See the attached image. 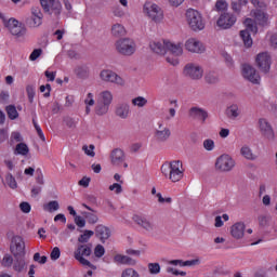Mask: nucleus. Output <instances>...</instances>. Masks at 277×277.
I'll use <instances>...</instances> for the list:
<instances>
[{"label":"nucleus","instance_id":"nucleus-3","mask_svg":"<svg viewBox=\"0 0 277 277\" xmlns=\"http://www.w3.org/2000/svg\"><path fill=\"white\" fill-rule=\"evenodd\" d=\"M185 21L192 31H205V27H207L202 13L193 8L186 10Z\"/></svg>","mask_w":277,"mask_h":277},{"label":"nucleus","instance_id":"nucleus-35","mask_svg":"<svg viewBox=\"0 0 277 277\" xmlns=\"http://www.w3.org/2000/svg\"><path fill=\"white\" fill-rule=\"evenodd\" d=\"M43 211H47L48 213H55V211H60V202L57 200H52L43 205Z\"/></svg>","mask_w":277,"mask_h":277},{"label":"nucleus","instance_id":"nucleus-11","mask_svg":"<svg viewBox=\"0 0 277 277\" xmlns=\"http://www.w3.org/2000/svg\"><path fill=\"white\" fill-rule=\"evenodd\" d=\"M183 75L193 81H200L205 77V68L198 63H187L184 66Z\"/></svg>","mask_w":277,"mask_h":277},{"label":"nucleus","instance_id":"nucleus-40","mask_svg":"<svg viewBox=\"0 0 277 277\" xmlns=\"http://www.w3.org/2000/svg\"><path fill=\"white\" fill-rule=\"evenodd\" d=\"M202 147L207 153H213L215 150V141L213 138H206L202 142Z\"/></svg>","mask_w":277,"mask_h":277},{"label":"nucleus","instance_id":"nucleus-30","mask_svg":"<svg viewBox=\"0 0 277 277\" xmlns=\"http://www.w3.org/2000/svg\"><path fill=\"white\" fill-rule=\"evenodd\" d=\"M95 233L98 239H101V241L103 242L107 241V239L111 237V232L109 230V228L105 227L104 225H97Z\"/></svg>","mask_w":277,"mask_h":277},{"label":"nucleus","instance_id":"nucleus-2","mask_svg":"<svg viewBox=\"0 0 277 277\" xmlns=\"http://www.w3.org/2000/svg\"><path fill=\"white\" fill-rule=\"evenodd\" d=\"M160 170L164 179H168L171 183H180L185 176V167L181 160L166 162L161 166Z\"/></svg>","mask_w":277,"mask_h":277},{"label":"nucleus","instance_id":"nucleus-4","mask_svg":"<svg viewBox=\"0 0 277 277\" xmlns=\"http://www.w3.org/2000/svg\"><path fill=\"white\" fill-rule=\"evenodd\" d=\"M0 19L2 21L4 27L9 29L10 34L17 38V40H24L25 36H27V28L23 26L16 18H5V14L0 12Z\"/></svg>","mask_w":277,"mask_h":277},{"label":"nucleus","instance_id":"nucleus-56","mask_svg":"<svg viewBox=\"0 0 277 277\" xmlns=\"http://www.w3.org/2000/svg\"><path fill=\"white\" fill-rule=\"evenodd\" d=\"M83 215L87 217L89 224H96L98 222V216L94 213L84 212Z\"/></svg>","mask_w":277,"mask_h":277},{"label":"nucleus","instance_id":"nucleus-32","mask_svg":"<svg viewBox=\"0 0 277 277\" xmlns=\"http://www.w3.org/2000/svg\"><path fill=\"white\" fill-rule=\"evenodd\" d=\"M27 267V262L25 261V255L15 256V261L13 263V269L15 272H23Z\"/></svg>","mask_w":277,"mask_h":277},{"label":"nucleus","instance_id":"nucleus-7","mask_svg":"<svg viewBox=\"0 0 277 277\" xmlns=\"http://www.w3.org/2000/svg\"><path fill=\"white\" fill-rule=\"evenodd\" d=\"M92 254V247L90 245H79L74 251V259L83 265V267H90V269H96V266L88 261V256Z\"/></svg>","mask_w":277,"mask_h":277},{"label":"nucleus","instance_id":"nucleus-54","mask_svg":"<svg viewBox=\"0 0 277 277\" xmlns=\"http://www.w3.org/2000/svg\"><path fill=\"white\" fill-rule=\"evenodd\" d=\"M12 263H14V258L10 254H5L2 259L3 267H12Z\"/></svg>","mask_w":277,"mask_h":277},{"label":"nucleus","instance_id":"nucleus-33","mask_svg":"<svg viewBox=\"0 0 277 277\" xmlns=\"http://www.w3.org/2000/svg\"><path fill=\"white\" fill-rule=\"evenodd\" d=\"M114 261L115 263H119V265H135V260L131 259L129 255L117 254Z\"/></svg>","mask_w":277,"mask_h":277},{"label":"nucleus","instance_id":"nucleus-36","mask_svg":"<svg viewBox=\"0 0 277 277\" xmlns=\"http://www.w3.org/2000/svg\"><path fill=\"white\" fill-rule=\"evenodd\" d=\"M131 103L133 107H138V109H142L143 107H146L148 105V98L144 96H136L132 98Z\"/></svg>","mask_w":277,"mask_h":277},{"label":"nucleus","instance_id":"nucleus-39","mask_svg":"<svg viewBox=\"0 0 277 277\" xmlns=\"http://www.w3.org/2000/svg\"><path fill=\"white\" fill-rule=\"evenodd\" d=\"M181 55H174L172 53H168L166 54V62H168L170 64V66H179V64H181V60H180Z\"/></svg>","mask_w":277,"mask_h":277},{"label":"nucleus","instance_id":"nucleus-5","mask_svg":"<svg viewBox=\"0 0 277 277\" xmlns=\"http://www.w3.org/2000/svg\"><path fill=\"white\" fill-rule=\"evenodd\" d=\"M114 103V92L104 90L97 95V105L95 106V114L97 116H105L109 113V107Z\"/></svg>","mask_w":277,"mask_h":277},{"label":"nucleus","instance_id":"nucleus-50","mask_svg":"<svg viewBox=\"0 0 277 277\" xmlns=\"http://www.w3.org/2000/svg\"><path fill=\"white\" fill-rule=\"evenodd\" d=\"M148 271L150 274L157 275L161 272V265L159 263H149Z\"/></svg>","mask_w":277,"mask_h":277},{"label":"nucleus","instance_id":"nucleus-46","mask_svg":"<svg viewBox=\"0 0 277 277\" xmlns=\"http://www.w3.org/2000/svg\"><path fill=\"white\" fill-rule=\"evenodd\" d=\"M94 145H83L82 150L87 155V157H96V153L94 151Z\"/></svg>","mask_w":277,"mask_h":277},{"label":"nucleus","instance_id":"nucleus-53","mask_svg":"<svg viewBox=\"0 0 277 277\" xmlns=\"http://www.w3.org/2000/svg\"><path fill=\"white\" fill-rule=\"evenodd\" d=\"M109 192H113V194L119 195L122 194V185L119 183H114L108 187Z\"/></svg>","mask_w":277,"mask_h":277},{"label":"nucleus","instance_id":"nucleus-8","mask_svg":"<svg viewBox=\"0 0 277 277\" xmlns=\"http://www.w3.org/2000/svg\"><path fill=\"white\" fill-rule=\"evenodd\" d=\"M143 14L154 21V23H162L163 22V9L159 6V4L147 1L143 5Z\"/></svg>","mask_w":277,"mask_h":277},{"label":"nucleus","instance_id":"nucleus-45","mask_svg":"<svg viewBox=\"0 0 277 277\" xmlns=\"http://www.w3.org/2000/svg\"><path fill=\"white\" fill-rule=\"evenodd\" d=\"M121 277H140V273L135 268H126L122 271Z\"/></svg>","mask_w":277,"mask_h":277},{"label":"nucleus","instance_id":"nucleus-51","mask_svg":"<svg viewBox=\"0 0 277 277\" xmlns=\"http://www.w3.org/2000/svg\"><path fill=\"white\" fill-rule=\"evenodd\" d=\"M156 198L158 199V202L160 205H170V202H172L171 197H163V195H161V193H157Z\"/></svg>","mask_w":277,"mask_h":277},{"label":"nucleus","instance_id":"nucleus-28","mask_svg":"<svg viewBox=\"0 0 277 277\" xmlns=\"http://www.w3.org/2000/svg\"><path fill=\"white\" fill-rule=\"evenodd\" d=\"M240 155L243 157V159H247V161H256V159H259V156L254 154L252 148L248 145H243L240 148Z\"/></svg>","mask_w":277,"mask_h":277},{"label":"nucleus","instance_id":"nucleus-22","mask_svg":"<svg viewBox=\"0 0 277 277\" xmlns=\"http://www.w3.org/2000/svg\"><path fill=\"white\" fill-rule=\"evenodd\" d=\"M168 40L169 39H160V40H154L149 42V49L153 51V53H156L157 55L166 56L168 55Z\"/></svg>","mask_w":277,"mask_h":277},{"label":"nucleus","instance_id":"nucleus-10","mask_svg":"<svg viewBox=\"0 0 277 277\" xmlns=\"http://www.w3.org/2000/svg\"><path fill=\"white\" fill-rule=\"evenodd\" d=\"M258 129L268 144H274L276 142V131L274 130V126L272 122L265 118H260L258 120Z\"/></svg>","mask_w":277,"mask_h":277},{"label":"nucleus","instance_id":"nucleus-9","mask_svg":"<svg viewBox=\"0 0 277 277\" xmlns=\"http://www.w3.org/2000/svg\"><path fill=\"white\" fill-rule=\"evenodd\" d=\"M237 167V161L229 154H222L215 160L214 168L217 172L228 173L233 172L234 168Z\"/></svg>","mask_w":277,"mask_h":277},{"label":"nucleus","instance_id":"nucleus-24","mask_svg":"<svg viewBox=\"0 0 277 277\" xmlns=\"http://www.w3.org/2000/svg\"><path fill=\"white\" fill-rule=\"evenodd\" d=\"M42 11L40 10V8L35 6L31 9V16L28 19V24L30 27H40V25H42Z\"/></svg>","mask_w":277,"mask_h":277},{"label":"nucleus","instance_id":"nucleus-37","mask_svg":"<svg viewBox=\"0 0 277 277\" xmlns=\"http://www.w3.org/2000/svg\"><path fill=\"white\" fill-rule=\"evenodd\" d=\"M111 34L117 38H120V36H124V34H127V29L122 24H115L111 27Z\"/></svg>","mask_w":277,"mask_h":277},{"label":"nucleus","instance_id":"nucleus-21","mask_svg":"<svg viewBox=\"0 0 277 277\" xmlns=\"http://www.w3.org/2000/svg\"><path fill=\"white\" fill-rule=\"evenodd\" d=\"M229 235L232 239H236V241L243 239V237H246V223L243 221L234 223L229 227Z\"/></svg>","mask_w":277,"mask_h":277},{"label":"nucleus","instance_id":"nucleus-23","mask_svg":"<svg viewBox=\"0 0 277 277\" xmlns=\"http://www.w3.org/2000/svg\"><path fill=\"white\" fill-rule=\"evenodd\" d=\"M41 6L50 14H60L62 12V3L60 0H40Z\"/></svg>","mask_w":277,"mask_h":277},{"label":"nucleus","instance_id":"nucleus-55","mask_svg":"<svg viewBox=\"0 0 277 277\" xmlns=\"http://www.w3.org/2000/svg\"><path fill=\"white\" fill-rule=\"evenodd\" d=\"M74 222H75L76 226H78V228H85V219H83V216L76 215L74 217Z\"/></svg>","mask_w":277,"mask_h":277},{"label":"nucleus","instance_id":"nucleus-6","mask_svg":"<svg viewBox=\"0 0 277 277\" xmlns=\"http://www.w3.org/2000/svg\"><path fill=\"white\" fill-rule=\"evenodd\" d=\"M98 79L102 81V83H113L119 88H124L127 85V80L118 75V72L109 68L100 70Z\"/></svg>","mask_w":277,"mask_h":277},{"label":"nucleus","instance_id":"nucleus-25","mask_svg":"<svg viewBox=\"0 0 277 277\" xmlns=\"http://www.w3.org/2000/svg\"><path fill=\"white\" fill-rule=\"evenodd\" d=\"M115 116L120 120H127L131 116V106L127 103L118 104L115 108Z\"/></svg>","mask_w":277,"mask_h":277},{"label":"nucleus","instance_id":"nucleus-1","mask_svg":"<svg viewBox=\"0 0 277 277\" xmlns=\"http://www.w3.org/2000/svg\"><path fill=\"white\" fill-rule=\"evenodd\" d=\"M251 17H246L243 21V25L246 29L240 30L239 36L247 49H250L252 44H254V41L252 40L251 34H259V25L260 27H267L269 25V15L261 10V9H254L250 12Z\"/></svg>","mask_w":277,"mask_h":277},{"label":"nucleus","instance_id":"nucleus-15","mask_svg":"<svg viewBox=\"0 0 277 277\" xmlns=\"http://www.w3.org/2000/svg\"><path fill=\"white\" fill-rule=\"evenodd\" d=\"M241 72L246 81L253 83V85L261 84V74H259V71L256 70V68H254V66L245 64L242 65Z\"/></svg>","mask_w":277,"mask_h":277},{"label":"nucleus","instance_id":"nucleus-58","mask_svg":"<svg viewBox=\"0 0 277 277\" xmlns=\"http://www.w3.org/2000/svg\"><path fill=\"white\" fill-rule=\"evenodd\" d=\"M94 254L97 259H101L102 256L105 255V247L102 245H97L94 249Z\"/></svg>","mask_w":277,"mask_h":277},{"label":"nucleus","instance_id":"nucleus-19","mask_svg":"<svg viewBox=\"0 0 277 277\" xmlns=\"http://www.w3.org/2000/svg\"><path fill=\"white\" fill-rule=\"evenodd\" d=\"M132 221L146 233L155 232V223H153V221H150V219H148L146 215L133 214Z\"/></svg>","mask_w":277,"mask_h":277},{"label":"nucleus","instance_id":"nucleus-13","mask_svg":"<svg viewBox=\"0 0 277 277\" xmlns=\"http://www.w3.org/2000/svg\"><path fill=\"white\" fill-rule=\"evenodd\" d=\"M255 66L262 75H269V70H272V54L268 52H260L255 56Z\"/></svg>","mask_w":277,"mask_h":277},{"label":"nucleus","instance_id":"nucleus-63","mask_svg":"<svg viewBox=\"0 0 277 277\" xmlns=\"http://www.w3.org/2000/svg\"><path fill=\"white\" fill-rule=\"evenodd\" d=\"M36 181H37L38 185H44V174H42V170H40V169L37 170Z\"/></svg>","mask_w":277,"mask_h":277},{"label":"nucleus","instance_id":"nucleus-43","mask_svg":"<svg viewBox=\"0 0 277 277\" xmlns=\"http://www.w3.org/2000/svg\"><path fill=\"white\" fill-rule=\"evenodd\" d=\"M205 79L207 83H217V81H220V77L215 74V71H209L206 74Z\"/></svg>","mask_w":277,"mask_h":277},{"label":"nucleus","instance_id":"nucleus-62","mask_svg":"<svg viewBox=\"0 0 277 277\" xmlns=\"http://www.w3.org/2000/svg\"><path fill=\"white\" fill-rule=\"evenodd\" d=\"M167 3L170 8H181L185 3V0H167Z\"/></svg>","mask_w":277,"mask_h":277},{"label":"nucleus","instance_id":"nucleus-60","mask_svg":"<svg viewBox=\"0 0 277 277\" xmlns=\"http://www.w3.org/2000/svg\"><path fill=\"white\" fill-rule=\"evenodd\" d=\"M40 55H42V49H36L34 50L30 55H29V60L30 62H36V60H38V57H40Z\"/></svg>","mask_w":277,"mask_h":277},{"label":"nucleus","instance_id":"nucleus-20","mask_svg":"<svg viewBox=\"0 0 277 277\" xmlns=\"http://www.w3.org/2000/svg\"><path fill=\"white\" fill-rule=\"evenodd\" d=\"M13 256H25V240L21 236H14L10 246Z\"/></svg>","mask_w":277,"mask_h":277},{"label":"nucleus","instance_id":"nucleus-52","mask_svg":"<svg viewBox=\"0 0 277 277\" xmlns=\"http://www.w3.org/2000/svg\"><path fill=\"white\" fill-rule=\"evenodd\" d=\"M167 274H172L173 276H187L186 272L179 271L172 266L167 267Z\"/></svg>","mask_w":277,"mask_h":277},{"label":"nucleus","instance_id":"nucleus-29","mask_svg":"<svg viewBox=\"0 0 277 277\" xmlns=\"http://www.w3.org/2000/svg\"><path fill=\"white\" fill-rule=\"evenodd\" d=\"M226 116L230 118V120H237L241 116V107H239V104L234 103L226 109Z\"/></svg>","mask_w":277,"mask_h":277},{"label":"nucleus","instance_id":"nucleus-27","mask_svg":"<svg viewBox=\"0 0 277 277\" xmlns=\"http://www.w3.org/2000/svg\"><path fill=\"white\" fill-rule=\"evenodd\" d=\"M167 53H171L172 55H183V43L168 40L167 43Z\"/></svg>","mask_w":277,"mask_h":277},{"label":"nucleus","instance_id":"nucleus-31","mask_svg":"<svg viewBox=\"0 0 277 277\" xmlns=\"http://www.w3.org/2000/svg\"><path fill=\"white\" fill-rule=\"evenodd\" d=\"M84 105H85V113L90 114V111H92V107L96 105V96L94 95V93L92 92L87 93L84 97Z\"/></svg>","mask_w":277,"mask_h":277},{"label":"nucleus","instance_id":"nucleus-57","mask_svg":"<svg viewBox=\"0 0 277 277\" xmlns=\"http://www.w3.org/2000/svg\"><path fill=\"white\" fill-rule=\"evenodd\" d=\"M242 8H243V4H242L241 2H239V1H237V0H234V1L232 2V10H233L234 12H236V14H240Z\"/></svg>","mask_w":277,"mask_h":277},{"label":"nucleus","instance_id":"nucleus-14","mask_svg":"<svg viewBox=\"0 0 277 277\" xmlns=\"http://www.w3.org/2000/svg\"><path fill=\"white\" fill-rule=\"evenodd\" d=\"M172 136V131L161 121L157 123V127L154 130V140L157 144H166L168 140Z\"/></svg>","mask_w":277,"mask_h":277},{"label":"nucleus","instance_id":"nucleus-18","mask_svg":"<svg viewBox=\"0 0 277 277\" xmlns=\"http://www.w3.org/2000/svg\"><path fill=\"white\" fill-rule=\"evenodd\" d=\"M184 49L188 51V53L202 54L207 51L205 43L200 41L198 38L190 37L184 43Z\"/></svg>","mask_w":277,"mask_h":277},{"label":"nucleus","instance_id":"nucleus-48","mask_svg":"<svg viewBox=\"0 0 277 277\" xmlns=\"http://www.w3.org/2000/svg\"><path fill=\"white\" fill-rule=\"evenodd\" d=\"M11 142L16 143V144L23 143V134H21V132H18V131L12 132L11 133Z\"/></svg>","mask_w":277,"mask_h":277},{"label":"nucleus","instance_id":"nucleus-42","mask_svg":"<svg viewBox=\"0 0 277 277\" xmlns=\"http://www.w3.org/2000/svg\"><path fill=\"white\" fill-rule=\"evenodd\" d=\"M94 236L93 230H84L82 235L78 238L79 243H88L90 241V238Z\"/></svg>","mask_w":277,"mask_h":277},{"label":"nucleus","instance_id":"nucleus-64","mask_svg":"<svg viewBox=\"0 0 277 277\" xmlns=\"http://www.w3.org/2000/svg\"><path fill=\"white\" fill-rule=\"evenodd\" d=\"M34 261L40 263L41 265H44V263H47V256H40V253H35Z\"/></svg>","mask_w":277,"mask_h":277},{"label":"nucleus","instance_id":"nucleus-59","mask_svg":"<svg viewBox=\"0 0 277 277\" xmlns=\"http://www.w3.org/2000/svg\"><path fill=\"white\" fill-rule=\"evenodd\" d=\"M62 256V251L58 249V247H54L51 251L50 258L52 261H57Z\"/></svg>","mask_w":277,"mask_h":277},{"label":"nucleus","instance_id":"nucleus-16","mask_svg":"<svg viewBox=\"0 0 277 277\" xmlns=\"http://www.w3.org/2000/svg\"><path fill=\"white\" fill-rule=\"evenodd\" d=\"M110 163L115 168H129V163L127 162V155L124 154V150L120 148H116L110 153Z\"/></svg>","mask_w":277,"mask_h":277},{"label":"nucleus","instance_id":"nucleus-34","mask_svg":"<svg viewBox=\"0 0 277 277\" xmlns=\"http://www.w3.org/2000/svg\"><path fill=\"white\" fill-rule=\"evenodd\" d=\"M13 153L14 155H19L21 157H27V155H29V146L25 143H18Z\"/></svg>","mask_w":277,"mask_h":277},{"label":"nucleus","instance_id":"nucleus-41","mask_svg":"<svg viewBox=\"0 0 277 277\" xmlns=\"http://www.w3.org/2000/svg\"><path fill=\"white\" fill-rule=\"evenodd\" d=\"M230 220V216L228 214H223L222 216H215L214 219V226L215 228H222L224 226V222H228Z\"/></svg>","mask_w":277,"mask_h":277},{"label":"nucleus","instance_id":"nucleus-17","mask_svg":"<svg viewBox=\"0 0 277 277\" xmlns=\"http://www.w3.org/2000/svg\"><path fill=\"white\" fill-rule=\"evenodd\" d=\"M237 23V15L230 12L222 13L216 19V27L219 29H230Z\"/></svg>","mask_w":277,"mask_h":277},{"label":"nucleus","instance_id":"nucleus-44","mask_svg":"<svg viewBox=\"0 0 277 277\" xmlns=\"http://www.w3.org/2000/svg\"><path fill=\"white\" fill-rule=\"evenodd\" d=\"M6 114L10 120H16V118H18V110H16L15 106H8Z\"/></svg>","mask_w":277,"mask_h":277},{"label":"nucleus","instance_id":"nucleus-26","mask_svg":"<svg viewBox=\"0 0 277 277\" xmlns=\"http://www.w3.org/2000/svg\"><path fill=\"white\" fill-rule=\"evenodd\" d=\"M188 116H190V118H196L197 120H201V122H206L207 118H209V113H207L203 108H200L198 106H193L188 110Z\"/></svg>","mask_w":277,"mask_h":277},{"label":"nucleus","instance_id":"nucleus-61","mask_svg":"<svg viewBox=\"0 0 277 277\" xmlns=\"http://www.w3.org/2000/svg\"><path fill=\"white\" fill-rule=\"evenodd\" d=\"M19 209L22 213H31V205L29 202L24 201L19 205Z\"/></svg>","mask_w":277,"mask_h":277},{"label":"nucleus","instance_id":"nucleus-12","mask_svg":"<svg viewBox=\"0 0 277 277\" xmlns=\"http://www.w3.org/2000/svg\"><path fill=\"white\" fill-rule=\"evenodd\" d=\"M116 51L120 53V55H126L127 57L133 55L135 51L137 50V45L135 44V41H133L130 38H123L117 40L115 43Z\"/></svg>","mask_w":277,"mask_h":277},{"label":"nucleus","instance_id":"nucleus-47","mask_svg":"<svg viewBox=\"0 0 277 277\" xmlns=\"http://www.w3.org/2000/svg\"><path fill=\"white\" fill-rule=\"evenodd\" d=\"M5 182H6V185H9V187L11 189H16L18 187V183H16V179L14 176H12V174L6 175Z\"/></svg>","mask_w":277,"mask_h":277},{"label":"nucleus","instance_id":"nucleus-49","mask_svg":"<svg viewBox=\"0 0 277 277\" xmlns=\"http://www.w3.org/2000/svg\"><path fill=\"white\" fill-rule=\"evenodd\" d=\"M34 127L37 131L38 136L42 142H47V137L44 136V132H42V128H40V124L36 121V119L32 120Z\"/></svg>","mask_w":277,"mask_h":277},{"label":"nucleus","instance_id":"nucleus-38","mask_svg":"<svg viewBox=\"0 0 277 277\" xmlns=\"http://www.w3.org/2000/svg\"><path fill=\"white\" fill-rule=\"evenodd\" d=\"M213 10H214V12H227L228 11V1L216 0Z\"/></svg>","mask_w":277,"mask_h":277}]
</instances>
